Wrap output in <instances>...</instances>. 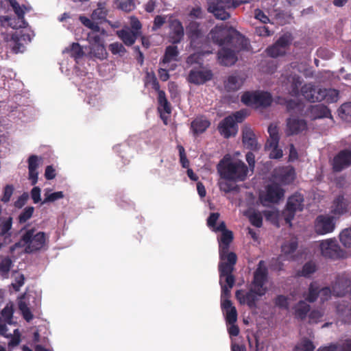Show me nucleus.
<instances>
[{
	"instance_id": "7",
	"label": "nucleus",
	"mask_w": 351,
	"mask_h": 351,
	"mask_svg": "<svg viewBox=\"0 0 351 351\" xmlns=\"http://www.w3.org/2000/svg\"><path fill=\"white\" fill-rule=\"evenodd\" d=\"M241 101L248 106L267 108L271 104L273 98L271 93L267 91H247L242 95Z\"/></svg>"
},
{
	"instance_id": "43",
	"label": "nucleus",
	"mask_w": 351,
	"mask_h": 351,
	"mask_svg": "<svg viewBox=\"0 0 351 351\" xmlns=\"http://www.w3.org/2000/svg\"><path fill=\"white\" fill-rule=\"evenodd\" d=\"M265 148L269 149H271V152L269 153L270 158L280 159L283 156L282 150L278 147V143L276 145L273 143H266Z\"/></svg>"
},
{
	"instance_id": "37",
	"label": "nucleus",
	"mask_w": 351,
	"mask_h": 351,
	"mask_svg": "<svg viewBox=\"0 0 351 351\" xmlns=\"http://www.w3.org/2000/svg\"><path fill=\"white\" fill-rule=\"evenodd\" d=\"M343 195H339L333 202L332 212L335 215H343L347 212V204Z\"/></svg>"
},
{
	"instance_id": "11",
	"label": "nucleus",
	"mask_w": 351,
	"mask_h": 351,
	"mask_svg": "<svg viewBox=\"0 0 351 351\" xmlns=\"http://www.w3.org/2000/svg\"><path fill=\"white\" fill-rule=\"evenodd\" d=\"M335 228L334 217L328 215H318L314 221V230L318 235H324L333 232Z\"/></svg>"
},
{
	"instance_id": "52",
	"label": "nucleus",
	"mask_w": 351,
	"mask_h": 351,
	"mask_svg": "<svg viewBox=\"0 0 351 351\" xmlns=\"http://www.w3.org/2000/svg\"><path fill=\"white\" fill-rule=\"evenodd\" d=\"M295 348L301 351H314L315 346L311 340L307 338H304Z\"/></svg>"
},
{
	"instance_id": "28",
	"label": "nucleus",
	"mask_w": 351,
	"mask_h": 351,
	"mask_svg": "<svg viewBox=\"0 0 351 351\" xmlns=\"http://www.w3.org/2000/svg\"><path fill=\"white\" fill-rule=\"evenodd\" d=\"M117 35L125 45L132 46L137 39L138 32H134L130 28H126L117 31Z\"/></svg>"
},
{
	"instance_id": "21",
	"label": "nucleus",
	"mask_w": 351,
	"mask_h": 351,
	"mask_svg": "<svg viewBox=\"0 0 351 351\" xmlns=\"http://www.w3.org/2000/svg\"><path fill=\"white\" fill-rule=\"evenodd\" d=\"M350 285L351 281L346 276H337L334 284L332 285L333 295L337 297L343 296Z\"/></svg>"
},
{
	"instance_id": "44",
	"label": "nucleus",
	"mask_w": 351,
	"mask_h": 351,
	"mask_svg": "<svg viewBox=\"0 0 351 351\" xmlns=\"http://www.w3.org/2000/svg\"><path fill=\"white\" fill-rule=\"evenodd\" d=\"M268 133L269 134V138L266 143H273L275 145L279 143L280 136L277 125L270 124L268 127Z\"/></svg>"
},
{
	"instance_id": "5",
	"label": "nucleus",
	"mask_w": 351,
	"mask_h": 351,
	"mask_svg": "<svg viewBox=\"0 0 351 351\" xmlns=\"http://www.w3.org/2000/svg\"><path fill=\"white\" fill-rule=\"evenodd\" d=\"M237 31L226 25L215 26L211 29L210 35L213 42L221 47L232 46L234 43H246V39L236 34Z\"/></svg>"
},
{
	"instance_id": "26",
	"label": "nucleus",
	"mask_w": 351,
	"mask_h": 351,
	"mask_svg": "<svg viewBox=\"0 0 351 351\" xmlns=\"http://www.w3.org/2000/svg\"><path fill=\"white\" fill-rule=\"evenodd\" d=\"M309 113L313 119L332 118L330 109L324 104L311 106L309 108Z\"/></svg>"
},
{
	"instance_id": "58",
	"label": "nucleus",
	"mask_w": 351,
	"mask_h": 351,
	"mask_svg": "<svg viewBox=\"0 0 351 351\" xmlns=\"http://www.w3.org/2000/svg\"><path fill=\"white\" fill-rule=\"evenodd\" d=\"M274 304L276 306H278L280 308H284V309L289 308L288 298L285 295H277L274 300Z\"/></svg>"
},
{
	"instance_id": "46",
	"label": "nucleus",
	"mask_w": 351,
	"mask_h": 351,
	"mask_svg": "<svg viewBox=\"0 0 351 351\" xmlns=\"http://www.w3.org/2000/svg\"><path fill=\"white\" fill-rule=\"evenodd\" d=\"M266 53L269 57L277 58L284 56L286 52L274 43L266 49Z\"/></svg>"
},
{
	"instance_id": "35",
	"label": "nucleus",
	"mask_w": 351,
	"mask_h": 351,
	"mask_svg": "<svg viewBox=\"0 0 351 351\" xmlns=\"http://www.w3.org/2000/svg\"><path fill=\"white\" fill-rule=\"evenodd\" d=\"M13 265L12 260L8 256L0 260V275L3 278H8L10 271Z\"/></svg>"
},
{
	"instance_id": "39",
	"label": "nucleus",
	"mask_w": 351,
	"mask_h": 351,
	"mask_svg": "<svg viewBox=\"0 0 351 351\" xmlns=\"http://www.w3.org/2000/svg\"><path fill=\"white\" fill-rule=\"evenodd\" d=\"M158 101L159 104L158 110L162 108L165 112L170 114L171 112V105L168 101L165 91L160 90L158 93Z\"/></svg>"
},
{
	"instance_id": "56",
	"label": "nucleus",
	"mask_w": 351,
	"mask_h": 351,
	"mask_svg": "<svg viewBox=\"0 0 351 351\" xmlns=\"http://www.w3.org/2000/svg\"><path fill=\"white\" fill-rule=\"evenodd\" d=\"M177 148L179 152L180 161L182 167L183 168L188 169L189 167V160H188V158L186 157V155L185 153V149H184V147L181 145H178L177 146Z\"/></svg>"
},
{
	"instance_id": "54",
	"label": "nucleus",
	"mask_w": 351,
	"mask_h": 351,
	"mask_svg": "<svg viewBox=\"0 0 351 351\" xmlns=\"http://www.w3.org/2000/svg\"><path fill=\"white\" fill-rule=\"evenodd\" d=\"M324 313L317 309H314L309 312L308 314V323L309 324H317L322 320Z\"/></svg>"
},
{
	"instance_id": "38",
	"label": "nucleus",
	"mask_w": 351,
	"mask_h": 351,
	"mask_svg": "<svg viewBox=\"0 0 351 351\" xmlns=\"http://www.w3.org/2000/svg\"><path fill=\"white\" fill-rule=\"evenodd\" d=\"M316 270L317 267L315 263L313 261H308L303 265L301 270L298 271L297 276L309 278Z\"/></svg>"
},
{
	"instance_id": "64",
	"label": "nucleus",
	"mask_w": 351,
	"mask_h": 351,
	"mask_svg": "<svg viewBox=\"0 0 351 351\" xmlns=\"http://www.w3.org/2000/svg\"><path fill=\"white\" fill-rule=\"evenodd\" d=\"M109 48L113 54H118L125 52V49L123 45L118 42L110 44Z\"/></svg>"
},
{
	"instance_id": "2",
	"label": "nucleus",
	"mask_w": 351,
	"mask_h": 351,
	"mask_svg": "<svg viewBox=\"0 0 351 351\" xmlns=\"http://www.w3.org/2000/svg\"><path fill=\"white\" fill-rule=\"evenodd\" d=\"M20 232L21 233L20 240L10 247L12 252L19 247H24L25 252L27 254H33L46 250L47 236L44 232L37 231L34 228L26 229L24 227Z\"/></svg>"
},
{
	"instance_id": "50",
	"label": "nucleus",
	"mask_w": 351,
	"mask_h": 351,
	"mask_svg": "<svg viewBox=\"0 0 351 351\" xmlns=\"http://www.w3.org/2000/svg\"><path fill=\"white\" fill-rule=\"evenodd\" d=\"M34 211V208L33 206H27L25 208L18 217L19 222L20 223H25L32 217Z\"/></svg>"
},
{
	"instance_id": "14",
	"label": "nucleus",
	"mask_w": 351,
	"mask_h": 351,
	"mask_svg": "<svg viewBox=\"0 0 351 351\" xmlns=\"http://www.w3.org/2000/svg\"><path fill=\"white\" fill-rule=\"evenodd\" d=\"M31 41V38L29 34H25L21 32L12 34L10 40H9V45L12 51L14 53L22 52L24 50V45Z\"/></svg>"
},
{
	"instance_id": "1",
	"label": "nucleus",
	"mask_w": 351,
	"mask_h": 351,
	"mask_svg": "<svg viewBox=\"0 0 351 351\" xmlns=\"http://www.w3.org/2000/svg\"><path fill=\"white\" fill-rule=\"evenodd\" d=\"M268 279V269L264 261H260L254 272L252 287L247 291L240 289L235 296L241 304H247L250 308H256L259 298L265 295L267 288L265 286Z\"/></svg>"
},
{
	"instance_id": "17",
	"label": "nucleus",
	"mask_w": 351,
	"mask_h": 351,
	"mask_svg": "<svg viewBox=\"0 0 351 351\" xmlns=\"http://www.w3.org/2000/svg\"><path fill=\"white\" fill-rule=\"evenodd\" d=\"M285 190L277 183H271L266 187L265 201L269 203H278L283 198Z\"/></svg>"
},
{
	"instance_id": "3",
	"label": "nucleus",
	"mask_w": 351,
	"mask_h": 351,
	"mask_svg": "<svg viewBox=\"0 0 351 351\" xmlns=\"http://www.w3.org/2000/svg\"><path fill=\"white\" fill-rule=\"evenodd\" d=\"M217 169L221 178L233 182L245 180L248 173V167L243 161H232L226 158L219 162Z\"/></svg>"
},
{
	"instance_id": "47",
	"label": "nucleus",
	"mask_w": 351,
	"mask_h": 351,
	"mask_svg": "<svg viewBox=\"0 0 351 351\" xmlns=\"http://www.w3.org/2000/svg\"><path fill=\"white\" fill-rule=\"evenodd\" d=\"M19 308L21 311L23 318L27 322H29L33 319L34 315L25 302L21 301L19 302Z\"/></svg>"
},
{
	"instance_id": "40",
	"label": "nucleus",
	"mask_w": 351,
	"mask_h": 351,
	"mask_svg": "<svg viewBox=\"0 0 351 351\" xmlns=\"http://www.w3.org/2000/svg\"><path fill=\"white\" fill-rule=\"evenodd\" d=\"M90 53L100 60L105 58L107 54L103 43L90 45Z\"/></svg>"
},
{
	"instance_id": "16",
	"label": "nucleus",
	"mask_w": 351,
	"mask_h": 351,
	"mask_svg": "<svg viewBox=\"0 0 351 351\" xmlns=\"http://www.w3.org/2000/svg\"><path fill=\"white\" fill-rule=\"evenodd\" d=\"M42 162L43 158L37 155H30L27 159L28 178L30 180L32 185H35L38 182V169Z\"/></svg>"
},
{
	"instance_id": "48",
	"label": "nucleus",
	"mask_w": 351,
	"mask_h": 351,
	"mask_svg": "<svg viewBox=\"0 0 351 351\" xmlns=\"http://www.w3.org/2000/svg\"><path fill=\"white\" fill-rule=\"evenodd\" d=\"M13 313L14 310L12 306L7 304L1 311V317L7 322L8 324L12 325L13 324Z\"/></svg>"
},
{
	"instance_id": "60",
	"label": "nucleus",
	"mask_w": 351,
	"mask_h": 351,
	"mask_svg": "<svg viewBox=\"0 0 351 351\" xmlns=\"http://www.w3.org/2000/svg\"><path fill=\"white\" fill-rule=\"evenodd\" d=\"M45 197L43 202V204L53 202L59 199H62L64 197V194L62 191H57L49 194L45 193Z\"/></svg>"
},
{
	"instance_id": "31",
	"label": "nucleus",
	"mask_w": 351,
	"mask_h": 351,
	"mask_svg": "<svg viewBox=\"0 0 351 351\" xmlns=\"http://www.w3.org/2000/svg\"><path fill=\"white\" fill-rule=\"evenodd\" d=\"M311 306L305 300H300L293 306L294 315L298 319L304 320L310 312Z\"/></svg>"
},
{
	"instance_id": "29",
	"label": "nucleus",
	"mask_w": 351,
	"mask_h": 351,
	"mask_svg": "<svg viewBox=\"0 0 351 351\" xmlns=\"http://www.w3.org/2000/svg\"><path fill=\"white\" fill-rule=\"evenodd\" d=\"M178 55L179 51L177 46H167L165 49V54L160 61V64L165 66L172 61H177Z\"/></svg>"
},
{
	"instance_id": "41",
	"label": "nucleus",
	"mask_w": 351,
	"mask_h": 351,
	"mask_svg": "<svg viewBox=\"0 0 351 351\" xmlns=\"http://www.w3.org/2000/svg\"><path fill=\"white\" fill-rule=\"evenodd\" d=\"M338 112L342 119L351 121V101L343 104L339 108Z\"/></svg>"
},
{
	"instance_id": "61",
	"label": "nucleus",
	"mask_w": 351,
	"mask_h": 351,
	"mask_svg": "<svg viewBox=\"0 0 351 351\" xmlns=\"http://www.w3.org/2000/svg\"><path fill=\"white\" fill-rule=\"evenodd\" d=\"M231 180H223V181H219V189L221 191H223L225 193H230L231 191H235L237 188V186H234L232 183H230Z\"/></svg>"
},
{
	"instance_id": "30",
	"label": "nucleus",
	"mask_w": 351,
	"mask_h": 351,
	"mask_svg": "<svg viewBox=\"0 0 351 351\" xmlns=\"http://www.w3.org/2000/svg\"><path fill=\"white\" fill-rule=\"evenodd\" d=\"M319 286L317 282H311L307 291L302 293L304 300L309 303H313L317 301L319 298Z\"/></svg>"
},
{
	"instance_id": "33",
	"label": "nucleus",
	"mask_w": 351,
	"mask_h": 351,
	"mask_svg": "<svg viewBox=\"0 0 351 351\" xmlns=\"http://www.w3.org/2000/svg\"><path fill=\"white\" fill-rule=\"evenodd\" d=\"M295 179V169L293 167H285L280 171L278 180L284 184H291Z\"/></svg>"
},
{
	"instance_id": "9",
	"label": "nucleus",
	"mask_w": 351,
	"mask_h": 351,
	"mask_svg": "<svg viewBox=\"0 0 351 351\" xmlns=\"http://www.w3.org/2000/svg\"><path fill=\"white\" fill-rule=\"evenodd\" d=\"M322 255L330 259H338L344 256V251L339 245L335 239L322 240L319 243Z\"/></svg>"
},
{
	"instance_id": "32",
	"label": "nucleus",
	"mask_w": 351,
	"mask_h": 351,
	"mask_svg": "<svg viewBox=\"0 0 351 351\" xmlns=\"http://www.w3.org/2000/svg\"><path fill=\"white\" fill-rule=\"evenodd\" d=\"M210 121L203 117H197L191 122V129L196 135L204 132L210 126Z\"/></svg>"
},
{
	"instance_id": "15",
	"label": "nucleus",
	"mask_w": 351,
	"mask_h": 351,
	"mask_svg": "<svg viewBox=\"0 0 351 351\" xmlns=\"http://www.w3.org/2000/svg\"><path fill=\"white\" fill-rule=\"evenodd\" d=\"M218 130L224 138H228L237 132V125L233 117H225L219 124Z\"/></svg>"
},
{
	"instance_id": "59",
	"label": "nucleus",
	"mask_w": 351,
	"mask_h": 351,
	"mask_svg": "<svg viewBox=\"0 0 351 351\" xmlns=\"http://www.w3.org/2000/svg\"><path fill=\"white\" fill-rule=\"evenodd\" d=\"M135 0H125L119 3L118 8L123 11L129 12L135 9Z\"/></svg>"
},
{
	"instance_id": "42",
	"label": "nucleus",
	"mask_w": 351,
	"mask_h": 351,
	"mask_svg": "<svg viewBox=\"0 0 351 351\" xmlns=\"http://www.w3.org/2000/svg\"><path fill=\"white\" fill-rule=\"evenodd\" d=\"M293 38L291 34H285L281 36L275 43L276 45L280 47L285 52L288 47L291 45Z\"/></svg>"
},
{
	"instance_id": "25",
	"label": "nucleus",
	"mask_w": 351,
	"mask_h": 351,
	"mask_svg": "<svg viewBox=\"0 0 351 351\" xmlns=\"http://www.w3.org/2000/svg\"><path fill=\"white\" fill-rule=\"evenodd\" d=\"M245 78L238 74H233L224 82V88L228 92L238 90L243 84Z\"/></svg>"
},
{
	"instance_id": "27",
	"label": "nucleus",
	"mask_w": 351,
	"mask_h": 351,
	"mask_svg": "<svg viewBox=\"0 0 351 351\" xmlns=\"http://www.w3.org/2000/svg\"><path fill=\"white\" fill-rule=\"evenodd\" d=\"M208 11L214 14L216 19L225 21L230 17V14L227 10L219 5L215 1L208 3Z\"/></svg>"
},
{
	"instance_id": "57",
	"label": "nucleus",
	"mask_w": 351,
	"mask_h": 351,
	"mask_svg": "<svg viewBox=\"0 0 351 351\" xmlns=\"http://www.w3.org/2000/svg\"><path fill=\"white\" fill-rule=\"evenodd\" d=\"M227 324H235L237 321V311L236 308H231L224 311Z\"/></svg>"
},
{
	"instance_id": "63",
	"label": "nucleus",
	"mask_w": 351,
	"mask_h": 351,
	"mask_svg": "<svg viewBox=\"0 0 351 351\" xmlns=\"http://www.w3.org/2000/svg\"><path fill=\"white\" fill-rule=\"evenodd\" d=\"M298 248V243L295 241H289L282 245V251L285 254H291Z\"/></svg>"
},
{
	"instance_id": "12",
	"label": "nucleus",
	"mask_w": 351,
	"mask_h": 351,
	"mask_svg": "<svg viewBox=\"0 0 351 351\" xmlns=\"http://www.w3.org/2000/svg\"><path fill=\"white\" fill-rule=\"evenodd\" d=\"M332 169L334 172H341L351 166V150L344 149L339 151L331 161Z\"/></svg>"
},
{
	"instance_id": "49",
	"label": "nucleus",
	"mask_w": 351,
	"mask_h": 351,
	"mask_svg": "<svg viewBox=\"0 0 351 351\" xmlns=\"http://www.w3.org/2000/svg\"><path fill=\"white\" fill-rule=\"evenodd\" d=\"M339 239L346 247H351V228L343 230L339 235Z\"/></svg>"
},
{
	"instance_id": "53",
	"label": "nucleus",
	"mask_w": 351,
	"mask_h": 351,
	"mask_svg": "<svg viewBox=\"0 0 351 351\" xmlns=\"http://www.w3.org/2000/svg\"><path fill=\"white\" fill-rule=\"evenodd\" d=\"M251 224L256 228H261L263 225V217L261 213L254 212L248 217Z\"/></svg>"
},
{
	"instance_id": "22",
	"label": "nucleus",
	"mask_w": 351,
	"mask_h": 351,
	"mask_svg": "<svg viewBox=\"0 0 351 351\" xmlns=\"http://www.w3.org/2000/svg\"><path fill=\"white\" fill-rule=\"evenodd\" d=\"M242 141L244 147L248 149L256 151L260 148L258 145L256 135L250 127L245 126L243 128Z\"/></svg>"
},
{
	"instance_id": "20",
	"label": "nucleus",
	"mask_w": 351,
	"mask_h": 351,
	"mask_svg": "<svg viewBox=\"0 0 351 351\" xmlns=\"http://www.w3.org/2000/svg\"><path fill=\"white\" fill-rule=\"evenodd\" d=\"M307 129L305 120L298 118H289L287 120V134L288 136L298 134Z\"/></svg>"
},
{
	"instance_id": "36",
	"label": "nucleus",
	"mask_w": 351,
	"mask_h": 351,
	"mask_svg": "<svg viewBox=\"0 0 351 351\" xmlns=\"http://www.w3.org/2000/svg\"><path fill=\"white\" fill-rule=\"evenodd\" d=\"M64 53H67L70 55L71 58H73L75 60L82 58L84 55V52L80 46V45L77 43H73L69 47L66 48L64 51Z\"/></svg>"
},
{
	"instance_id": "55",
	"label": "nucleus",
	"mask_w": 351,
	"mask_h": 351,
	"mask_svg": "<svg viewBox=\"0 0 351 351\" xmlns=\"http://www.w3.org/2000/svg\"><path fill=\"white\" fill-rule=\"evenodd\" d=\"M6 1L9 3L10 5L12 7L19 19H21L24 18L25 12L21 8L16 0H6Z\"/></svg>"
},
{
	"instance_id": "4",
	"label": "nucleus",
	"mask_w": 351,
	"mask_h": 351,
	"mask_svg": "<svg viewBox=\"0 0 351 351\" xmlns=\"http://www.w3.org/2000/svg\"><path fill=\"white\" fill-rule=\"evenodd\" d=\"M190 47L202 55L212 53L209 38L197 21H191L186 27Z\"/></svg>"
},
{
	"instance_id": "62",
	"label": "nucleus",
	"mask_w": 351,
	"mask_h": 351,
	"mask_svg": "<svg viewBox=\"0 0 351 351\" xmlns=\"http://www.w3.org/2000/svg\"><path fill=\"white\" fill-rule=\"evenodd\" d=\"M323 90L326 93L325 99L328 102L332 103L337 101L339 97V91L337 90L326 88H324Z\"/></svg>"
},
{
	"instance_id": "23",
	"label": "nucleus",
	"mask_w": 351,
	"mask_h": 351,
	"mask_svg": "<svg viewBox=\"0 0 351 351\" xmlns=\"http://www.w3.org/2000/svg\"><path fill=\"white\" fill-rule=\"evenodd\" d=\"M232 240L233 233L232 231L226 230L221 233V237L219 239L220 247L219 256L221 261H226L227 254L230 253L228 252V248Z\"/></svg>"
},
{
	"instance_id": "19",
	"label": "nucleus",
	"mask_w": 351,
	"mask_h": 351,
	"mask_svg": "<svg viewBox=\"0 0 351 351\" xmlns=\"http://www.w3.org/2000/svg\"><path fill=\"white\" fill-rule=\"evenodd\" d=\"M169 28L171 29L169 35L170 41L173 44L180 43L184 36L182 23L178 19H172L169 21Z\"/></svg>"
},
{
	"instance_id": "18",
	"label": "nucleus",
	"mask_w": 351,
	"mask_h": 351,
	"mask_svg": "<svg viewBox=\"0 0 351 351\" xmlns=\"http://www.w3.org/2000/svg\"><path fill=\"white\" fill-rule=\"evenodd\" d=\"M303 82L302 78L296 74L289 75L285 81V86L289 95L293 97H298L301 92V86Z\"/></svg>"
},
{
	"instance_id": "13",
	"label": "nucleus",
	"mask_w": 351,
	"mask_h": 351,
	"mask_svg": "<svg viewBox=\"0 0 351 351\" xmlns=\"http://www.w3.org/2000/svg\"><path fill=\"white\" fill-rule=\"evenodd\" d=\"M302 95L309 102H319L325 99L326 93L322 88H318L308 83L301 87Z\"/></svg>"
},
{
	"instance_id": "51",
	"label": "nucleus",
	"mask_w": 351,
	"mask_h": 351,
	"mask_svg": "<svg viewBox=\"0 0 351 351\" xmlns=\"http://www.w3.org/2000/svg\"><path fill=\"white\" fill-rule=\"evenodd\" d=\"M319 298L322 303L329 300L333 294L332 289H331L329 287H324L319 288Z\"/></svg>"
},
{
	"instance_id": "6",
	"label": "nucleus",
	"mask_w": 351,
	"mask_h": 351,
	"mask_svg": "<svg viewBox=\"0 0 351 351\" xmlns=\"http://www.w3.org/2000/svg\"><path fill=\"white\" fill-rule=\"evenodd\" d=\"M237 256L234 252L227 254L226 261H221L218 265L219 282H223L227 287L232 288L235 282V277L232 274Z\"/></svg>"
},
{
	"instance_id": "34",
	"label": "nucleus",
	"mask_w": 351,
	"mask_h": 351,
	"mask_svg": "<svg viewBox=\"0 0 351 351\" xmlns=\"http://www.w3.org/2000/svg\"><path fill=\"white\" fill-rule=\"evenodd\" d=\"M12 228V217H9L3 219L0 223V237L7 239L11 237V230Z\"/></svg>"
},
{
	"instance_id": "8",
	"label": "nucleus",
	"mask_w": 351,
	"mask_h": 351,
	"mask_svg": "<svg viewBox=\"0 0 351 351\" xmlns=\"http://www.w3.org/2000/svg\"><path fill=\"white\" fill-rule=\"evenodd\" d=\"M246 46L247 42L234 43L232 46L222 47L217 53L219 63L226 66L233 65L237 61L236 51L245 49Z\"/></svg>"
},
{
	"instance_id": "10",
	"label": "nucleus",
	"mask_w": 351,
	"mask_h": 351,
	"mask_svg": "<svg viewBox=\"0 0 351 351\" xmlns=\"http://www.w3.org/2000/svg\"><path fill=\"white\" fill-rule=\"evenodd\" d=\"M213 77V71L201 63L198 67H194L189 71L187 81L191 84L201 85L211 80Z\"/></svg>"
},
{
	"instance_id": "24",
	"label": "nucleus",
	"mask_w": 351,
	"mask_h": 351,
	"mask_svg": "<svg viewBox=\"0 0 351 351\" xmlns=\"http://www.w3.org/2000/svg\"><path fill=\"white\" fill-rule=\"evenodd\" d=\"M304 197L298 193H295L287 199V211H302L304 208Z\"/></svg>"
},
{
	"instance_id": "45",
	"label": "nucleus",
	"mask_w": 351,
	"mask_h": 351,
	"mask_svg": "<svg viewBox=\"0 0 351 351\" xmlns=\"http://www.w3.org/2000/svg\"><path fill=\"white\" fill-rule=\"evenodd\" d=\"M107 16V10L101 3H98V8L93 10L91 18L93 20H104Z\"/></svg>"
}]
</instances>
